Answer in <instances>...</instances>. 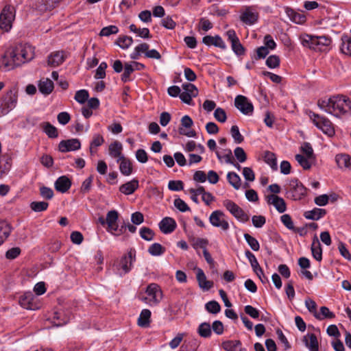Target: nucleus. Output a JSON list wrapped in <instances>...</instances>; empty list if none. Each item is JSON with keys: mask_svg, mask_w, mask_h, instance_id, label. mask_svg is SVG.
Wrapping results in <instances>:
<instances>
[{"mask_svg": "<svg viewBox=\"0 0 351 351\" xmlns=\"http://www.w3.org/2000/svg\"><path fill=\"white\" fill-rule=\"evenodd\" d=\"M317 105L320 109L337 117L351 113V99L343 95L319 100Z\"/></svg>", "mask_w": 351, "mask_h": 351, "instance_id": "nucleus-1", "label": "nucleus"}, {"mask_svg": "<svg viewBox=\"0 0 351 351\" xmlns=\"http://www.w3.org/2000/svg\"><path fill=\"white\" fill-rule=\"evenodd\" d=\"M10 62L5 63V66L8 69H12L15 66H20L21 64L30 61L34 58V51L30 45H24L16 47L10 53Z\"/></svg>", "mask_w": 351, "mask_h": 351, "instance_id": "nucleus-2", "label": "nucleus"}, {"mask_svg": "<svg viewBox=\"0 0 351 351\" xmlns=\"http://www.w3.org/2000/svg\"><path fill=\"white\" fill-rule=\"evenodd\" d=\"M18 99V89L12 88L0 99V117L8 114L16 106Z\"/></svg>", "mask_w": 351, "mask_h": 351, "instance_id": "nucleus-3", "label": "nucleus"}, {"mask_svg": "<svg viewBox=\"0 0 351 351\" xmlns=\"http://www.w3.org/2000/svg\"><path fill=\"white\" fill-rule=\"evenodd\" d=\"M308 116L316 127L324 134L328 136H332L335 134L334 128L329 119L312 111H309Z\"/></svg>", "mask_w": 351, "mask_h": 351, "instance_id": "nucleus-4", "label": "nucleus"}, {"mask_svg": "<svg viewBox=\"0 0 351 351\" xmlns=\"http://www.w3.org/2000/svg\"><path fill=\"white\" fill-rule=\"evenodd\" d=\"M306 188L298 178H293L289 184L287 197L293 200H300L306 195Z\"/></svg>", "mask_w": 351, "mask_h": 351, "instance_id": "nucleus-5", "label": "nucleus"}, {"mask_svg": "<svg viewBox=\"0 0 351 351\" xmlns=\"http://www.w3.org/2000/svg\"><path fill=\"white\" fill-rule=\"evenodd\" d=\"M15 19V9L13 6L6 5L0 14V29L8 32L12 28Z\"/></svg>", "mask_w": 351, "mask_h": 351, "instance_id": "nucleus-6", "label": "nucleus"}, {"mask_svg": "<svg viewBox=\"0 0 351 351\" xmlns=\"http://www.w3.org/2000/svg\"><path fill=\"white\" fill-rule=\"evenodd\" d=\"M223 205L239 221L243 223L249 221V216L243 211L241 208H240L232 200H224L223 202Z\"/></svg>", "mask_w": 351, "mask_h": 351, "instance_id": "nucleus-7", "label": "nucleus"}, {"mask_svg": "<svg viewBox=\"0 0 351 351\" xmlns=\"http://www.w3.org/2000/svg\"><path fill=\"white\" fill-rule=\"evenodd\" d=\"M209 221L213 226L219 228L223 231L228 230L230 228L225 214L220 210H216L210 214Z\"/></svg>", "mask_w": 351, "mask_h": 351, "instance_id": "nucleus-8", "label": "nucleus"}, {"mask_svg": "<svg viewBox=\"0 0 351 351\" xmlns=\"http://www.w3.org/2000/svg\"><path fill=\"white\" fill-rule=\"evenodd\" d=\"M234 106L243 114H252L254 111V106L252 102L243 95H237L234 99Z\"/></svg>", "mask_w": 351, "mask_h": 351, "instance_id": "nucleus-9", "label": "nucleus"}, {"mask_svg": "<svg viewBox=\"0 0 351 351\" xmlns=\"http://www.w3.org/2000/svg\"><path fill=\"white\" fill-rule=\"evenodd\" d=\"M135 261V250H130L127 255L123 256L117 265L118 270L121 269L122 271L119 273L120 276L128 273L132 268V262Z\"/></svg>", "mask_w": 351, "mask_h": 351, "instance_id": "nucleus-10", "label": "nucleus"}, {"mask_svg": "<svg viewBox=\"0 0 351 351\" xmlns=\"http://www.w3.org/2000/svg\"><path fill=\"white\" fill-rule=\"evenodd\" d=\"M149 297V304H157L162 296V291L157 284L152 283L149 285L145 291Z\"/></svg>", "mask_w": 351, "mask_h": 351, "instance_id": "nucleus-11", "label": "nucleus"}, {"mask_svg": "<svg viewBox=\"0 0 351 351\" xmlns=\"http://www.w3.org/2000/svg\"><path fill=\"white\" fill-rule=\"evenodd\" d=\"M81 147L80 141L77 138L62 140L58 145L59 151L68 152L80 149Z\"/></svg>", "mask_w": 351, "mask_h": 351, "instance_id": "nucleus-12", "label": "nucleus"}, {"mask_svg": "<svg viewBox=\"0 0 351 351\" xmlns=\"http://www.w3.org/2000/svg\"><path fill=\"white\" fill-rule=\"evenodd\" d=\"M193 124V121L192 119L189 115H184L181 119V125L179 128V133L181 135H184L188 137H195L196 136V132L195 130H192L190 131H186L183 128H190Z\"/></svg>", "mask_w": 351, "mask_h": 351, "instance_id": "nucleus-13", "label": "nucleus"}, {"mask_svg": "<svg viewBox=\"0 0 351 351\" xmlns=\"http://www.w3.org/2000/svg\"><path fill=\"white\" fill-rule=\"evenodd\" d=\"M266 199L267 204L273 205L280 213L286 210V203L282 197L276 195H269L266 197Z\"/></svg>", "mask_w": 351, "mask_h": 351, "instance_id": "nucleus-14", "label": "nucleus"}, {"mask_svg": "<svg viewBox=\"0 0 351 351\" xmlns=\"http://www.w3.org/2000/svg\"><path fill=\"white\" fill-rule=\"evenodd\" d=\"M106 219V224L108 225L107 231L110 233H112V231H117L119 219L118 212L115 210L108 211Z\"/></svg>", "mask_w": 351, "mask_h": 351, "instance_id": "nucleus-15", "label": "nucleus"}, {"mask_svg": "<svg viewBox=\"0 0 351 351\" xmlns=\"http://www.w3.org/2000/svg\"><path fill=\"white\" fill-rule=\"evenodd\" d=\"M176 221L169 217L163 218L159 223V228L161 232L164 234H170L175 230L176 228Z\"/></svg>", "mask_w": 351, "mask_h": 351, "instance_id": "nucleus-16", "label": "nucleus"}, {"mask_svg": "<svg viewBox=\"0 0 351 351\" xmlns=\"http://www.w3.org/2000/svg\"><path fill=\"white\" fill-rule=\"evenodd\" d=\"M54 186L57 191L64 193L71 188V181L67 176H62L56 180Z\"/></svg>", "mask_w": 351, "mask_h": 351, "instance_id": "nucleus-17", "label": "nucleus"}, {"mask_svg": "<svg viewBox=\"0 0 351 351\" xmlns=\"http://www.w3.org/2000/svg\"><path fill=\"white\" fill-rule=\"evenodd\" d=\"M196 278L199 287L203 290L208 291L213 287V282L207 280L204 271L200 268L197 269Z\"/></svg>", "mask_w": 351, "mask_h": 351, "instance_id": "nucleus-18", "label": "nucleus"}, {"mask_svg": "<svg viewBox=\"0 0 351 351\" xmlns=\"http://www.w3.org/2000/svg\"><path fill=\"white\" fill-rule=\"evenodd\" d=\"M34 300V295L31 292H27L21 296L19 299V304L24 308L28 310H34L36 308V305Z\"/></svg>", "mask_w": 351, "mask_h": 351, "instance_id": "nucleus-19", "label": "nucleus"}, {"mask_svg": "<svg viewBox=\"0 0 351 351\" xmlns=\"http://www.w3.org/2000/svg\"><path fill=\"white\" fill-rule=\"evenodd\" d=\"M202 43L208 46L214 45L215 47H219L221 49H226V45L222 38L216 35L215 36H205L202 39Z\"/></svg>", "mask_w": 351, "mask_h": 351, "instance_id": "nucleus-20", "label": "nucleus"}, {"mask_svg": "<svg viewBox=\"0 0 351 351\" xmlns=\"http://www.w3.org/2000/svg\"><path fill=\"white\" fill-rule=\"evenodd\" d=\"M332 40L329 36H315L314 48L315 51H324L330 45Z\"/></svg>", "mask_w": 351, "mask_h": 351, "instance_id": "nucleus-21", "label": "nucleus"}, {"mask_svg": "<svg viewBox=\"0 0 351 351\" xmlns=\"http://www.w3.org/2000/svg\"><path fill=\"white\" fill-rule=\"evenodd\" d=\"M64 60L63 51H56L48 56L47 64L51 67H56L62 64Z\"/></svg>", "mask_w": 351, "mask_h": 351, "instance_id": "nucleus-22", "label": "nucleus"}, {"mask_svg": "<svg viewBox=\"0 0 351 351\" xmlns=\"http://www.w3.org/2000/svg\"><path fill=\"white\" fill-rule=\"evenodd\" d=\"M303 341L310 351H319L318 341L314 333H308L303 337Z\"/></svg>", "mask_w": 351, "mask_h": 351, "instance_id": "nucleus-23", "label": "nucleus"}, {"mask_svg": "<svg viewBox=\"0 0 351 351\" xmlns=\"http://www.w3.org/2000/svg\"><path fill=\"white\" fill-rule=\"evenodd\" d=\"M138 188V180L133 179L119 187V191L125 195H131Z\"/></svg>", "mask_w": 351, "mask_h": 351, "instance_id": "nucleus-24", "label": "nucleus"}, {"mask_svg": "<svg viewBox=\"0 0 351 351\" xmlns=\"http://www.w3.org/2000/svg\"><path fill=\"white\" fill-rule=\"evenodd\" d=\"M326 214V210L323 208H315L311 210L304 212V217L307 219L319 220Z\"/></svg>", "mask_w": 351, "mask_h": 351, "instance_id": "nucleus-25", "label": "nucleus"}, {"mask_svg": "<svg viewBox=\"0 0 351 351\" xmlns=\"http://www.w3.org/2000/svg\"><path fill=\"white\" fill-rule=\"evenodd\" d=\"M285 12L290 20L297 24H302L306 21V16L304 14L296 12L291 8H286Z\"/></svg>", "mask_w": 351, "mask_h": 351, "instance_id": "nucleus-26", "label": "nucleus"}, {"mask_svg": "<svg viewBox=\"0 0 351 351\" xmlns=\"http://www.w3.org/2000/svg\"><path fill=\"white\" fill-rule=\"evenodd\" d=\"M311 252L313 258L317 261H321L322 259V249L321 244L316 236L314 237L311 245Z\"/></svg>", "mask_w": 351, "mask_h": 351, "instance_id": "nucleus-27", "label": "nucleus"}, {"mask_svg": "<svg viewBox=\"0 0 351 351\" xmlns=\"http://www.w3.org/2000/svg\"><path fill=\"white\" fill-rule=\"evenodd\" d=\"M258 18V16L257 13L252 12L248 10H245L240 16L241 21L247 25L254 24L257 21Z\"/></svg>", "mask_w": 351, "mask_h": 351, "instance_id": "nucleus-28", "label": "nucleus"}, {"mask_svg": "<svg viewBox=\"0 0 351 351\" xmlns=\"http://www.w3.org/2000/svg\"><path fill=\"white\" fill-rule=\"evenodd\" d=\"M53 82L48 78L41 80L38 83L39 91L45 95H49L53 91Z\"/></svg>", "mask_w": 351, "mask_h": 351, "instance_id": "nucleus-29", "label": "nucleus"}, {"mask_svg": "<svg viewBox=\"0 0 351 351\" xmlns=\"http://www.w3.org/2000/svg\"><path fill=\"white\" fill-rule=\"evenodd\" d=\"M123 147L120 142L114 141L109 145V154L113 158H118L119 159L123 158L121 154Z\"/></svg>", "mask_w": 351, "mask_h": 351, "instance_id": "nucleus-30", "label": "nucleus"}, {"mask_svg": "<svg viewBox=\"0 0 351 351\" xmlns=\"http://www.w3.org/2000/svg\"><path fill=\"white\" fill-rule=\"evenodd\" d=\"M12 227L8 222L0 220V245L10 236Z\"/></svg>", "mask_w": 351, "mask_h": 351, "instance_id": "nucleus-31", "label": "nucleus"}, {"mask_svg": "<svg viewBox=\"0 0 351 351\" xmlns=\"http://www.w3.org/2000/svg\"><path fill=\"white\" fill-rule=\"evenodd\" d=\"M336 162L339 168H346L351 170V157L347 154H337Z\"/></svg>", "mask_w": 351, "mask_h": 351, "instance_id": "nucleus-32", "label": "nucleus"}, {"mask_svg": "<svg viewBox=\"0 0 351 351\" xmlns=\"http://www.w3.org/2000/svg\"><path fill=\"white\" fill-rule=\"evenodd\" d=\"M40 126L49 138H56L58 136V129L49 122H43Z\"/></svg>", "mask_w": 351, "mask_h": 351, "instance_id": "nucleus-33", "label": "nucleus"}, {"mask_svg": "<svg viewBox=\"0 0 351 351\" xmlns=\"http://www.w3.org/2000/svg\"><path fill=\"white\" fill-rule=\"evenodd\" d=\"M199 346V342L197 339L192 338L189 341H185L181 346L180 351H197Z\"/></svg>", "mask_w": 351, "mask_h": 351, "instance_id": "nucleus-34", "label": "nucleus"}, {"mask_svg": "<svg viewBox=\"0 0 351 351\" xmlns=\"http://www.w3.org/2000/svg\"><path fill=\"white\" fill-rule=\"evenodd\" d=\"M150 317L151 311L149 309L142 310L138 319V325L141 327L148 326L150 323Z\"/></svg>", "mask_w": 351, "mask_h": 351, "instance_id": "nucleus-35", "label": "nucleus"}, {"mask_svg": "<svg viewBox=\"0 0 351 351\" xmlns=\"http://www.w3.org/2000/svg\"><path fill=\"white\" fill-rule=\"evenodd\" d=\"M121 161L119 165V169L121 173L124 176H130L132 172V163L125 157L123 158L119 159Z\"/></svg>", "mask_w": 351, "mask_h": 351, "instance_id": "nucleus-36", "label": "nucleus"}, {"mask_svg": "<svg viewBox=\"0 0 351 351\" xmlns=\"http://www.w3.org/2000/svg\"><path fill=\"white\" fill-rule=\"evenodd\" d=\"M315 317L318 320H323L324 319H333L335 317L334 313L331 312L326 306H322L320 312L315 315Z\"/></svg>", "mask_w": 351, "mask_h": 351, "instance_id": "nucleus-37", "label": "nucleus"}, {"mask_svg": "<svg viewBox=\"0 0 351 351\" xmlns=\"http://www.w3.org/2000/svg\"><path fill=\"white\" fill-rule=\"evenodd\" d=\"M264 160L271 167L272 169L277 170V159L274 153L269 151L265 152L264 155Z\"/></svg>", "mask_w": 351, "mask_h": 351, "instance_id": "nucleus-38", "label": "nucleus"}, {"mask_svg": "<svg viewBox=\"0 0 351 351\" xmlns=\"http://www.w3.org/2000/svg\"><path fill=\"white\" fill-rule=\"evenodd\" d=\"M227 179L230 185L238 190L241 187V178L239 176L234 172H228Z\"/></svg>", "mask_w": 351, "mask_h": 351, "instance_id": "nucleus-39", "label": "nucleus"}, {"mask_svg": "<svg viewBox=\"0 0 351 351\" xmlns=\"http://www.w3.org/2000/svg\"><path fill=\"white\" fill-rule=\"evenodd\" d=\"M341 40V51L344 54L351 56V37L343 36Z\"/></svg>", "mask_w": 351, "mask_h": 351, "instance_id": "nucleus-40", "label": "nucleus"}, {"mask_svg": "<svg viewBox=\"0 0 351 351\" xmlns=\"http://www.w3.org/2000/svg\"><path fill=\"white\" fill-rule=\"evenodd\" d=\"M104 143V137L100 134H95L93 140L90 143V154H94L96 151H94V148L101 146Z\"/></svg>", "mask_w": 351, "mask_h": 351, "instance_id": "nucleus-41", "label": "nucleus"}, {"mask_svg": "<svg viewBox=\"0 0 351 351\" xmlns=\"http://www.w3.org/2000/svg\"><path fill=\"white\" fill-rule=\"evenodd\" d=\"M245 254L250 263L251 267H252L254 272H256V271L258 269L259 271L262 274V268L260 267L259 263L254 254H252L249 250H247Z\"/></svg>", "mask_w": 351, "mask_h": 351, "instance_id": "nucleus-42", "label": "nucleus"}, {"mask_svg": "<svg viewBox=\"0 0 351 351\" xmlns=\"http://www.w3.org/2000/svg\"><path fill=\"white\" fill-rule=\"evenodd\" d=\"M189 241L191 243V245L195 250H197L198 248H202V250H204L206 248V245L208 243V241L206 239L202 238H191L189 239Z\"/></svg>", "mask_w": 351, "mask_h": 351, "instance_id": "nucleus-43", "label": "nucleus"}, {"mask_svg": "<svg viewBox=\"0 0 351 351\" xmlns=\"http://www.w3.org/2000/svg\"><path fill=\"white\" fill-rule=\"evenodd\" d=\"M197 332L202 337H210L212 334L210 325L206 322L202 323L198 327Z\"/></svg>", "mask_w": 351, "mask_h": 351, "instance_id": "nucleus-44", "label": "nucleus"}, {"mask_svg": "<svg viewBox=\"0 0 351 351\" xmlns=\"http://www.w3.org/2000/svg\"><path fill=\"white\" fill-rule=\"evenodd\" d=\"M300 40L301 41L302 45L304 47H308L314 50L315 48L314 45L315 41V36H311L308 34H304L300 36Z\"/></svg>", "mask_w": 351, "mask_h": 351, "instance_id": "nucleus-45", "label": "nucleus"}, {"mask_svg": "<svg viewBox=\"0 0 351 351\" xmlns=\"http://www.w3.org/2000/svg\"><path fill=\"white\" fill-rule=\"evenodd\" d=\"M241 346L239 340H228L222 343V348L226 351H237L239 346Z\"/></svg>", "mask_w": 351, "mask_h": 351, "instance_id": "nucleus-46", "label": "nucleus"}, {"mask_svg": "<svg viewBox=\"0 0 351 351\" xmlns=\"http://www.w3.org/2000/svg\"><path fill=\"white\" fill-rule=\"evenodd\" d=\"M133 43V39L130 36H119L116 41V44L121 48L128 49Z\"/></svg>", "mask_w": 351, "mask_h": 351, "instance_id": "nucleus-47", "label": "nucleus"}, {"mask_svg": "<svg viewBox=\"0 0 351 351\" xmlns=\"http://www.w3.org/2000/svg\"><path fill=\"white\" fill-rule=\"evenodd\" d=\"M245 240L247 243V244L250 245L251 249L254 251H258L260 249V245L257 239L250 234L245 233L243 235Z\"/></svg>", "mask_w": 351, "mask_h": 351, "instance_id": "nucleus-48", "label": "nucleus"}, {"mask_svg": "<svg viewBox=\"0 0 351 351\" xmlns=\"http://www.w3.org/2000/svg\"><path fill=\"white\" fill-rule=\"evenodd\" d=\"M205 308L210 313L217 314L220 312L221 306L217 301L212 300L205 304Z\"/></svg>", "mask_w": 351, "mask_h": 351, "instance_id": "nucleus-49", "label": "nucleus"}, {"mask_svg": "<svg viewBox=\"0 0 351 351\" xmlns=\"http://www.w3.org/2000/svg\"><path fill=\"white\" fill-rule=\"evenodd\" d=\"M31 209L36 213L43 212L47 209L49 204L46 202H32L30 203Z\"/></svg>", "mask_w": 351, "mask_h": 351, "instance_id": "nucleus-50", "label": "nucleus"}, {"mask_svg": "<svg viewBox=\"0 0 351 351\" xmlns=\"http://www.w3.org/2000/svg\"><path fill=\"white\" fill-rule=\"evenodd\" d=\"M165 251V247L158 243H153L148 249V252L152 256H160Z\"/></svg>", "mask_w": 351, "mask_h": 351, "instance_id": "nucleus-51", "label": "nucleus"}, {"mask_svg": "<svg viewBox=\"0 0 351 351\" xmlns=\"http://www.w3.org/2000/svg\"><path fill=\"white\" fill-rule=\"evenodd\" d=\"M280 60L278 56H269L266 60V65L270 69H276L280 66Z\"/></svg>", "mask_w": 351, "mask_h": 351, "instance_id": "nucleus-52", "label": "nucleus"}, {"mask_svg": "<svg viewBox=\"0 0 351 351\" xmlns=\"http://www.w3.org/2000/svg\"><path fill=\"white\" fill-rule=\"evenodd\" d=\"M140 235L145 241H152L154 237V231L147 227H143L140 230Z\"/></svg>", "mask_w": 351, "mask_h": 351, "instance_id": "nucleus-53", "label": "nucleus"}, {"mask_svg": "<svg viewBox=\"0 0 351 351\" xmlns=\"http://www.w3.org/2000/svg\"><path fill=\"white\" fill-rule=\"evenodd\" d=\"M230 134L236 143L239 144L243 141L244 137L241 134L237 125H232L231 127Z\"/></svg>", "mask_w": 351, "mask_h": 351, "instance_id": "nucleus-54", "label": "nucleus"}, {"mask_svg": "<svg viewBox=\"0 0 351 351\" xmlns=\"http://www.w3.org/2000/svg\"><path fill=\"white\" fill-rule=\"evenodd\" d=\"M135 69L130 64L126 63L124 67V71L121 75V80L123 82H127L130 80V76L131 73L134 71Z\"/></svg>", "mask_w": 351, "mask_h": 351, "instance_id": "nucleus-55", "label": "nucleus"}, {"mask_svg": "<svg viewBox=\"0 0 351 351\" xmlns=\"http://www.w3.org/2000/svg\"><path fill=\"white\" fill-rule=\"evenodd\" d=\"M184 92L190 94L193 96V97H196L198 95V89L197 87L191 83H184L182 86Z\"/></svg>", "mask_w": 351, "mask_h": 351, "instance_id": "nucleus-56", "label": "nucleus"}, {"mask_svg": "<svg viewBox=\"0 0 351 351\" xmlns=\"http://www.w3.org/2000/svg\"><path fill=\"white\" fill-rule=\"evenodd\" d=\"M118 32L119 29L116 25H109L101 29L99 33V36H109L111 34H115L118 33Z\"/></svg>", "mask_w": 351, "mask_h": 351, "instance_id": "nucleus-57", "label": "nucleus"}, {"mask_svg": "<svg viewBox=\"0 0 351 351\" xmlns=\"http://www.w3.org/2000/svg\"><path fill=\"white\" fill-rule=\"evenodd\" d=\"M40 195L43 199L49 200L53 197L54 193L51 188L43 186L40 188Z\"/></svg>", "mask_w": 351, "mask_h": 351, "instance_id": "nucleus-58", "label": "nucleus"}, {"mask_svg": "<svg viewBox=\"0 0 351 351\" xmlns=\"http://www.w3.org/2000/svg\"><path fill=\"white\" fill-rule=\"evenodd\" d=\"M214 117L220 123H224L227 119V115L225 110L219 107L215 109L214 112Z\"/></svg>", "mask_w": 351, "mask_h": 351, "instance_id": "nucleus-59", "label": "nucleus"}, {"mask_svg": "<svg viewBox=\"0 0 351 351\" xmlns=\"http://www.w3.org/2000/svg\"><path fill=\"white\" fill-rule=\"evenodd\" d=\"M88 92L86 90H77L75 95V99L80 104H84L88 98Z\"/></svg>", "mask_w": 351, "mask_h": 351, "instance_id": "nucleus-60", "label": "nucleus"}, {"mask_svg": "<svg viewBox=\"0 0 351 351\" xmlns=\"http://www.w3.org/2000/svg\"><path fill=\"white\" fill-rule=\"evenodd\" d=\"M295 158L297 162L302 167L304 170H308L311 167V165L308 160V158H305L301 154H296Z\"/></svg>", "mask_w": 351, "mask_h": 351, "instance_id": "nucleus-61", "label": "nucleus"}, {"mask_svg": "<svg viewBox=\"0 0 351 351\" xmlns=\"http://www.w3.org/2000/svg\"><path fill=\"white\" fill-rule=\"evenodd\" d=\"M301 151L304 154L306 155V158L308 159H311L314 156L313 149L309 143H304L303 145L301 146Z\"/></svg>", "mask_w": 351, "mask_h": 351, "instance_id": "nucleus-62", "label": "nucleus"}, {"mask_svg": "<svg viewBox=\"0 0 351 351\" xmlns=\"http://www.w3.org/2000/svg\"><path fill=\"white\" fill-rule=\"evenodd\" d=\"M234 156L239 162H244L247 160V155L244 149L241 147H237L234 150Z\"/></svg>", "mask_w": 351, "mask_h": 351, "instance_id": "nucleus-63", "label": "nucleus"}, {"mask_svg": "<svg viewBox=\"0 0 351 351\" xmlns=\"http://www.w3.org/2000/svg\"><path fill=\"white\" fill-rule=\"evenodd\" d=\"M282 223L286 226L287 228L291 230H295V226L291 216L288 214H285L280 217Z\"/></svg>", "mask_w": 351, "mask_h": 351, "instance_id": "nucleus-64", "label": "nucleus"}]
</instances>
